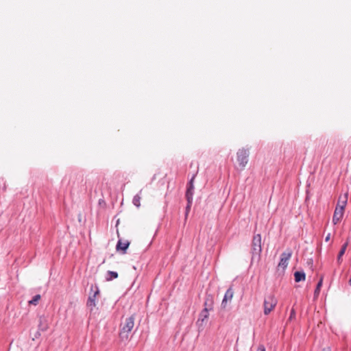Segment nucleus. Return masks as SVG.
<instances>
[{"label":"nucleus","instance_id":"22","mask_svg":"<svg viewBox=\"0 0 351 351\" xmlns=\"http://www.w3.org/2000/svg\"><path fill=\"white\" fill-rule=\"evenodd\" d=\"M295 311L293 308H292L291 311V313H290L289 319H292V318L295 317Z\"/></svg>","mask_w":351,"mask_h":351},{"label":"nucleus","instance_id":"26","mask_svg":"<svg viewBox=\"0 0 351 351\" xmlns=\"http://www.w3.org/2000/svg\"><path fill=\"white\" fill-rule=\"evenodd\" d=\"M348 284L351 286V278L348 280Z\"/></svg>","mask_w":351,"mask_h":351},{"label":"nucleus","instance_id":"20","mask_svg":"<svg viewBox=\"0 0 351 351\" xmlns=\"http://www.w3.org/2000/svg\"><path fill=\"white\" fill-rule=\"evenodd\" d=\"M40 300V295L39 294L36 295L33 297V298L31 300L29 301V304L36 306L38 304Z\"/></svg>","mask_w":351,"mask_h":351},{"label":"nucleus","instance_id":"9","mask_svg":"<svg viewBox=\"0 0 351 351\" xmlns=\"http://www.w3.org/2000/svg\"><path fill=\"white\" fill-rule=\"evenodd\" d=\"M344 214V210L341 208H335L333 216L332 223L334 225H337L342 219Z\"/></svg>","mask_w":351,"mask_h":351},{"label":"nucleus","instance_id":"1","mask_svg":"<svg viewBox=\"0 0 351 351\" xmlns=\"http://www.w3.org/2000/svg\"><path fill=\"white\" fill-rule=\"evenodd\" d=\"M135 315L126 317L124 322L121 324L119 337L123 339H128L129 333L132 331L134 326Z\"/></svg>","mask_w":351,"mask_h":351},{"label":"nucleus","instance_id":"17","mask_svg":"<svg viewBox=\"0 0 351 351\" xmlns=\"http://www.w3.org/2000/svg\"><path fill=\"white\" fill-rule=\"evenodd\" d=\"M118 278V273L113 271H108L106 273V279L108 281L112 280Z\"/></svg>","mask_w":351,"mask_h":351},{"label":"nucleus","instance_id":"5","mask_svg":"<svg viewBox=\"0 0 351 351\" xmlns=\"http://www.w3.org/2000/svg\"><path fill=\"white\" fill-rule=\"evenodd\" d=\"M249 150L242 148L239 149L237 153V159L239 166L243 169L248 162Z\"/></svg>","mask_w":351,"mask_h":351},{"label":"nucleus","instance_id":"7","mask_svg":"<svg viewBox=\"0 0 351 351\" xmlns=\"http://www.w3.org/2000/svg\"><path fill=\"white\" fill-rule=\"evenodd\" d=\"M195 176L193 175L191 180L187 183L186 191L185 193V197L187 202H190L191 199H193V194H194V179Z\"/></svg>","mask_w":351,"mask_h":351},{"label":"nucleus","instance_id":"23","mask_svg":"<svg viewBox=\"0 0 351 351\" xmlns=\"http://www.w3.org/2000/svg\"><path fill=\"white\" fill-rule=\"evenodd\" d=\"M257 351H266V350L263 345H260L258 348Z\"/></svg>","mask_w":351,"mask_h":351},{"label":"nucleus","instance_id":"10","mask_svg":"<svg viewBox=\"0 0 351 351\" xmlns=\"http://www.w3.org/2000/svg\"><path fill=\"white\" fill-rule=\"evenodd\" d=\"M130 243L129 241L126 240L123 241L121 239H119L116 245V250L117 251H121L123 254L126 253V250L128 248Z\"/></svg>","mask_w":351,"mask_h":351},{"label":"nucleus","instance_id":"6","mask_svg":"<svg viewBox=\"0 0 351 351\" xmlns=\"http://www.w3.org/2000/svg\"><path fill=\"white\" fill-rule=\"evenodd\" d=\"M293 252L291 249L287 248L285 252H283L280 255V261L278 263V267L282 268L285 269L289 263V261L290 260L292 256Z\"/></svg>","mask_w":351,"mask_h":351},{"label":"nucleus","instance_id":"16","mask_svg":"<svg viewBox=\"0 0 351 351\" xmlns=\"http://www.w3.org/2000/svg\"><path fill=\"white\" fill-rule=\"evenodd\" d=\"M348 243L346 242L344 244L342 245L340 251L339 252L338 256H337V262L339 263H341V257L345 254V252L346 250V248L348 247Z\"/></svg>","mask_w":351,"mask_h":351},{"label":"nucleus","instance_id":"12","mask_svg":"<svg viewBox=\"0 0 351 351\" xmlns=\"http://www.w3.org/2000/svg\"><path fill=\"white\" fill-rule=\"evenodd\" d=\"M213 298L211 295H206L204 301V308H207L208 311H212L213 309Z\"/></svg>","mask_w":351,"mask_h":351},{"label":"nucleus","instance_id":"4","mask_svg":"<svg viewBox=\"0 0 351 351\" xmlns=\"http://www.w3.org/2000/svg\"><path fill=\"white\" fill-rule=\"evenodd\" d=\"M99 293V289L98 287L95 286L93 287L92 285L90 287V292L87 300L86 306L90 309V311H93V308L96 306V296Z\"/></svg>","mask_w":351,"mask_h":351},{"label":"nucleus","instance_id":"8","mask_svg":"<svg viewBox=\"0 0 351 351\" xmlns=\"http://www.w3.org/2000/svg\"><path fill=\"white\" fill-rule=\"evenodd\" d=\"M234 295V290L232 286H230L226 291L223 298L221 302V307L225 308L227 306L228 302H230Z\"/></svg>","mask_w":351,"mask_h":351},{"label":"nucleus","instance_id":"24","mask_svg":"<svg viewBox=\"0 0 351 351\" xmlns=\"http://www.w3.org/2000/svg\"><path fill=\"white\" fill-rule=\"evenodd\" d=\"M330 233H328V234H327V236L326 237V238H325V241H326V242H328V241H330Z\"/></svg>","mask_w":351,"mask_h":351},{"label":"nucleus","instance_id":"11","mask_svg":"<svg viewBox=\"0 0 351 351\" xmlns=\"http://www.w3.org/2000/svg\"><path fill=\"white\" fill-rule=\"evenodd\" d=\"M348 202V194L346 193L343 196L340 195L339 197L338 202L336 208H341L343 210L345 209Z\"/></svg>","mask_w":351,"mask_h":351},{"label":"nucleus","instance_id":"3","mask_svg":"<svg viewBox=\"0 0 351 351\" xmlns=\"http://www.w3.org/2000/svg\"><path fill=\"white\" fill-rule=\"evenodd\" d=\"M261 252V235L260 234H257L253 237L252 241L251 253L252 254V258H254L255 256L259 257Z\"/></svg>","mask_w":351,"mask_h":351},{"label":"nucleus","instance_id":"14","mask_svg":"<svg viewBox=\"0 0 351 351\" xmlns=\"http://www.w3.org/2000/svg\"><path fill=\"white\" fill-rule=\"evenodd\" d=\"M294 278H295V281L296 282L304 281L306 279V274H305L304 271H296L294 273Z\"/></svg>","mask_w":351,"mask_h":351},{"label":"nucleus","instance_id":"2","mask_svg":"<svg viewBox=\"0 0 351 351\" xmlns=\"http://www.w3.org/2000/svg\"><path fill=\"white\" fill-rule=\"evenodd\" d=\"M278 300L273 294L267 295L264 300L263 307L264 314L269 315L277 305Z\"/></svg>","mask_w":351,"mask_h":351},{"label":"nucleus","instance_id":"25","mask_svg":"<svg viewBox=\"0 0 351 351\" xmlns=\"http://www.w3.org/2000/svg\"><path fill=\"white\" fill-rule=\"evenodd\" d=\"M322 351H331L330 348H324L322 349Z\"/></svg>","mask_w":351,"mask_h":351},{"label":"nucleus","instance_id":"21","mask_svg":"<svg viewBox=\"0 0 351 351\" xmlns=\"http://www.w3.org/2000/svg\"><path fill=\"white\" fill-rule=\"evenodd\" d=\"M192 204H193V199H191L190 202H187V204H186V208H185V219H186L188 217V215H189V213L190 212Z\"/></svg>","mask_w":351,"mask_h":351},{"label":"nucleus","instance_id":"15","mask_svg":"<svg viewBox=\"0 0 351 351\" xmlns=\"http://www.w3.org/2000/svg\"><path fill=\"white\" fill-rule=\"evenodd\" d=\"M142 189L140 190L138 193H137L136 195L134 196L132 199V204L137 208H139L141 206V193H142Z\"/></svg>","mask_w":351,"mask_h":351},{"label":"nucleus","instance_id":"13","mask_svg":"<svg viewBox=\"0 0 351 351\" xmlns=\"http://www.w3.org/2000/svg\"><path fill=\"white\" fill-rule=\"evenodd\" d=\"M208 316L209 311H208L207 308H204L199 313V316L197 322V324H199V322L202 324L204 322V320L208 319Z\"/></svg>","mask_w":351,"mask_h":351},{"label":"nucleus","instance_id":"18","mask_svg":"<svg viewBox=\"0 0 351 351\" xmlns=\"http://www.w3.org/2000/svg\"><path fill=\"white\" fill-rule=\"evenodd\" d=\"M48 328V324L47 322V319L44 317H40V324H39V329L42 331H45Z\"/></svg>","mask_w":351,"mask_h":351},{"label":"nucleus","instance_id":"19","mask_svg":"<svg viewBox=\"0 0 351 351\" xmlns=\"http://www.w3.org/2000/svg\"><path fill=\"white\" fill-rule=\"evenodd\" d=\"M322 283H323V277H321V278L319 279V282L317 284L316 288L314 291L315 296L319 295V292H320V289L322 286Z\"/></svg>","mask_w":351,"mask_h":351}]
</instances>
